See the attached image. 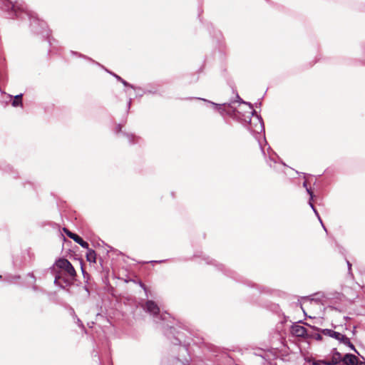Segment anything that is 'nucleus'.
Segmentation results:
<instances>
[{"mask_svg": "<svg viewBox=\"0 0 365 365\" xmlns=\"http://www.w3.org/2000/svg\"><path fill=\"white\" fill-rule=\"evenodd\" d=\"M291 332L297 337H302L304 339H310L312 337V335L308 333L307 329L300 325L292 326Z\"/></svg>", "mask_w": 365, "mask_h": 365, "instance_id": "nucleus-3", "label": "nucleus"}, {"mask_svg": "<svg viewBox=\"0 0 365 365\" xmlns=\"http://www.w3.org/2000/svg\"><path fill=\"white\" fill-rule=\"evenodd\" d=\"M304 186L307 188L308 193L311 195V197H312V192L311 191L310 189L307 187V182L306 181L304 182Z\"/></svg>", "mask_w": 365, "mask_h": 365, "instance_id": "nucleus-15", "label": "nucleus"}, {"mask_svg": "<svg viewBox=\"0 0 365 365\" xmlns=\"http://www.w3.org/2000/svg\"><path fill=\"white\" fill-rule=\"evenodd\" d=\"M357 365H365V361H359Z\"/></svg>", "mask_w": 365, "mask_h": 365, "instance_id": "nucleus-17", "label": "nucleus"}, {"mask_svg": "<svg viewBox=\"0 0 365 365\" xmlns=\"http://www.w3.org/2000/svg\"><path fill=\"white\" fill-rule=\"evenodd\" d=\"M4 6L7 8V9L14 13L16 18L19 16V13L25 12L26 14L30 15L29 11H26L24 5L22 4H19L18 2H12L9 0H6L4 1Z\"/></svg>", "mask_w": 365, "mask_h": 365, "instance_id": "nucleus-2", "label": "nucleus"}, {"mask_svg": "<svg viewBox=\"0 0 365 365\" xmlns=\"http://www.w3.org/2000/svg\"><path fill=\"white\" fill-rule=\"evenodd\" d=\"M342 335L341 334L339 333V332H336V331H334L333 333V336L332 338H334L339 341H340V339H341L342 337Z\"/></svg>", "mask_w": 365, "mask_h": 365, "instance_id": "nucleus-13", "label": "nucleus"}, {"mask_svg": "<svg viewBox=\"0 0 365 365\" xmlns=\"http://www.w3.org/2000/svg\"><path fill=\"white\" fill-rule=\"evenodd\" d=\"M324 335H327V336H329L330 337H332L333 336V333L334 331L331 330V329H322V330H319Z\"/></svg>", "mask_w": 365, "mask_h": 365, "instance_id": "nucleus-11", "label": "nucleus"}, {"mask_svg": "<svg viewBox=\"0 0 365 365\" xmlns=\"http://www.w3.org/2000/svg\"><path fill=\"white\" fill-rule=\"evenodd\" d=\"M88 252L86 253V259L90 262L95 263L96 261V254L93 250L87 249Z\"/></svg>", "mask_w": 365, "mask_h": 365, "instance_id": "nucleus-8", "label": "nucleus"}, {"mask_svg": "<svg viewBox=\"0 0 365 365\" xmlns=\"http://www.w3.org/2000/svg\"><path fill=\"white\" fill-rule=\"evenodd\" d=\"M341 361L344 365H357L359 362L357 357L351 354H346Z\"/></svg>", "mask_w": 365, "mask_h": 365, "instance_id": "nucleus-6", "label": "nucleus"}, {"mask_svg": "<svg viewBox=\"0 0 365 365\" xmlns=\"http://www.w3.org/2000/svg\"><path fill=\"white\" fill-rule=\"evenodd\" d=\"M341 354L340 353L336 351L332 357L331 360L330 361L325 362V364L327 365H336L341 361Z\"/></svg>", "mask_w": 365, "mask_h": 365, "instance_id": "nucleus-7", "label": "nucleus"}, {"mask_svg": "<svg viewBox=\"0 0 365 365\" xmlns=\"http://www.w3.org/2000/svg\"><path fill=\"white\" fill-rule=\"evenodd\" d=\"M310 334L312 335V338H314V339H315L317 341H322V335L318 334V333L317 334Z\"/></svg>", "mask_w": 365, "mask_h": 365, "instance_id": "nucleus-14", "label": "nucleus"}, {"mask_svg": "<svg viewBox=\"0 0 365 365\" xmlns=\"http://www.w3.org/2000/svg\"><path fill=\"white\" fill-rule=\"evenodd\" d=\"M340 341L342 342L344 344H349L350 340L348 337H346L345 335H342L341 339H340Z\"/></svg>", "mask_w": 365, "mask_h": 365, "instance_id": "nucleus-12", "label": "nucleus"}, {"mask_svg": "<svg viewBox=\"0 0 365 365\" xmlns=\"http://www.w3.org/2000/svg\"><path fill=\"white\" fill-rule=\"evenodd\" d=\"M22 94H19L16 95L14 97V101L11 103L14 107L22 106Z\"/></svg>", "mask_w": 365, "mask_h": 365, "instance_id": "nucleus-9", "label": "nucleus"}, {"mask_svg": "<svg viewBox=\"0 0 365 365\" xmlns=\"http://www.w3.org/2000/svg\"><path fill=\"white\" fill-rule=\"evenodd\" d=\"M55 283L61 287L71 284L76 280V272L71 263L65 258H59L53 266Z\"/></svg>", "mask_w": 365, "mask_h": 365, "instance_id": "nucleus-1", "label": "nucleus"}, {"mask_svg": "<svg viewBox=\"0 0 365 365\" xmlns=\"http://www.w3.org/2000/svg\"><path fill=\"white\" fill-rule=\"evenodd\" d=\"M144 309L153 315H158L160 312V308L158 304L152 300H148L145 304Z\"/></svg>", "mask_w": 365, "mask_h": 365, "instance_id": "nucleus-5", "label": "nucleus"}, {"mask_svg": "<svg viewBox=\"0 0 365 365\" xmlns=\"http://www.w3.org/2000/svg\"><path fill=\"white\" fill-rule=\"evenodd\" d=\"M270 163H273L274 165H276V163L275 162H272L270 161Z\"/></svg>", "mask_w": 365, "mask_h": 365, "instance_id": "nucleus-18", "label": "nucleus"}, {"mask_svg": "<svg viewBox=\"0 0 365 365\" xmlns=\"http://www.w3.org/2000/svg\"><path fill=\"white\" fill-rule=\"evenodd\" d=\"M63 231L66 233V235L74 240L76 243L80 245L82 247L88 249V243L86 241H84L80 236L78 235L71 232L68 229L64 227L63 228Z\"/></svg>", "mask_w": 365, "mask_h": 365, "instance_id": "nucleus-4", "label": "nucleus"}, {"mask_svg": "<svg viewBox=\"0 0 365 365\" xmlns=\"http://www.w3.org/2000/svg\"><path fill=\"white\" fill-rule=\"evenodd\" d=\"M252 121H255L256 123V125L255 126H257V125H259V128H262V124H261V121L259 119L258 116L257 115H255L253 116V118L250 120V128L252 130H255V128L252 127Z\"/></svg>", "mask_w": 365, "mask_h": 365, "instance_id": "nucleus-10", "label": "nucleus"}, {"mask_svg": "<svg viewBox=\"0 0 365 365\" xmlns=\"http://www.w3.org/2000/svg\"><path fill=\"white\" fill-rule=\"evenodd\" d=\"M346 345L349 346L352 350L356 351L354 346L351 342L349 344H346Z\"/></svg>", "mask_w": 365, "mask_h": 365, "instance_id": "nucleus-16", "label": "nucleus"}]
</instances>
